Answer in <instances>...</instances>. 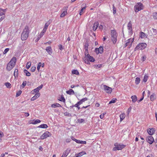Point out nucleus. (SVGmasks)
<instances>
[{
    "label": "nucleus",
    "mask_w": 157,
    "mask_h": 157,
    "mask_svg": "<svg viewBox=\"0 0 157 157\" xmlns=\"http://www.w3.org/2000/svg\"><path fill=\"white\" fill-rule=\"evenodd\" d=\"M51 136L52 134L50 132L48 131H46L40 136V139L43 140L47 138L48 137Z\"/></svg>",
    "instance_id": "9d476101"
},
{
    "label": "nucleus",
    "mask_w": 157,
    "mask_h": 157,
    "mask_svg": "<svg viewBox=\"0 0 157 157\" xmlns=\"http://www.w3.org/2000/svg\"><path fill=\"white\" fill-rule=\"evenodd\" d=\"M146 140L150 144H152L154 141L153 137L151 136L147 137Z\"/></svg>",
    "instance_id": "ddd939ff"
},
{
    "label": "nucleus",
    "mask_w": 157,
    "mask_h": 157,
    "mask_svg": "<svg viewBox=\"0 0 157 157\" xmlns=\"http://www.w3.org/2000/svg\"><path fill=\"white\" fill-rule=\"evenodd\" d=\"M45 50L49 55H51L52 52V48L51 46L47 47Z\"/></svg>",
    "instance_id": "dca6fc26"
},
{
    "label": "nucleus",
    "mask_w": 157,
    "mask_h": 157,
    "mask_svg": "<svg viewBox=\"0 0 157 157\" xmlns=\"http://www.w3.org/2000/svg\"><path fill=\"white\" fill-rule=\"evenodd\" d=\"M98 48L99 52H100V54L102 53L103 52V47L101 46Z\"/></svg>",
    "instance_id": "f704fd0d"
},
{
    "label": "nucleus",
    "mask_w": 157,
    "mask_h": 157,
    "mask_svg": "<svg viewBox=\"0 0 157 157\" xmlns=\"http://www.w3.org/2000/svg\"><path fill=\"white\" fill-rule=\"evenodd\" d=\"M24 73L27 76H29L31 75V74L27 70L24 69L23 71Z\"/></svg>",
    "instance_id": "a878e982"
},
{
    "label": "nucleus",
    "mask_w": 157,
    "mask_h": 157,
    "mask_svg": "<svg viewBox=\"0 0 157 157\" xmlns=\"http://www.w3.org/2000/svg\"><path fill=\"white\" fill-rule=\"evenodd\" d=\"M72 73L73 74H75L76 75H79V73L77 70H74L72 71Z\"/></svg>",
    "instance_id": "c85d7f7f"
},
{
    "label": "nucleus",
    "mask_w": 157,
    "mask_h": 157,
    "mask_svg": "<svg viewBox=\"0 0 157 157\" xmlns=\"http://www.w3.org/2000/svg\"><path fill=\"white\" fill-rule=\"evenodd\" d=\"M125 117V114L124 113H122L121 114H120V122H121L124 119V118Z\"/></svg>",
    "instance_id": "5701e85b"
},
{
    "label": "nucleus",
    "mask_w": 157,
    "mask_h": 157,
    "mask_svg": "<svg viewBox=\"0 0 157 157\" xmlns=\"http://www.w3.org/2000/svg\"><path fill=\"white\" fill-rule=\"evenodd\" d=\"M147 47V44L145 43H141L138 44L134 48V51L142 50L145 49Z\"/></svg>",
    "instance_id": "20e7f679"
},
{
    "label": "nucleus",
    "mask_w": 157,
    "mask_h": 157,
    "mask_svg": "<svg viewBox=\"0 0 157 157\" xmlns=\"http://www.w3.org/2000/svg\"><path fill=\"white\" fill-rule=\"evenodd\" d=\"M86 153L85 151H82L79 153L78 154L76 155V157H81L84 155L86 154Z\"/></svg>",
    "instance_id": "412c9836"
},
{
    "label": "nucleus",
    "mask_w": 157,
    "mask_h": 157,
    "mask_svg": "<svg viewBox=\"0 0 157 157\" xmlns=\"http://www.w3.org/2000/svg\"><path fill=\"white\" fill-rule=\"evenodd\" d=\"M16 62V58L15 57H13L7 65L6 68L7 70L10 71L14 67Z\"/></svg>",
    "instance_id": "f03ea898"
},
{
    "label": "nucleus",
    "mask_w": 157,
    "mask_h": 157,
    "mask_svg": "<svg viewBox=\"0 0 157 157\" xmlns=\"http://www.w3.org/2000/svg\"><path fill=\"white\" fill-rule=\"evenodd\" d=\"M64 115L65 116L69 117H71V114L67 112H66L64 113Z\"/></svg>",
    "instance_id": "79ce46f5"
},
{
    "label": "nucleus",
    "mask_w": 157,
    "mask_h": 157,
    "mask_svg": "<svg viewBox=\"0 0 157 157\" xmlns=\"http://www.w3.org/2000/svg\"><path fill=\"white\" fill-rule=\"evenodd\" d=\"M103 88L104 91L108 94H110L112 90V88L106 85H103Z\"/></svg>",
    "instance_id": "9b49d317"
},
{
    "label": "nucleus",
    "mask_w": 157,
    "mask_h": 157,
    "mask_svg": "<svg viewBox=\"0 0 157 157\" xmlns=\"http://www.w3.org/2000/svg\"><path fill=\"white\" fill-rule=\"evenodd\" d=\"M99 26V23L98 22H95L93 25V30L95 31Z\"/></svg>",
    "instance_id": "f3484780"
},
{
    "label": "nucleus",
    "mask_w": 157,
    "mask_h": 157,
    "mask_svg": "<svg viewBox=\"0 0 157 157\" xmlns=\"http://www.w3.org/2000/svg\"><path fill=\"white\" fill-rule=\"evenodd\" d=\"M41 66V62H39L38 63L37 67V70L38 71H39L40 69V67Z\"/></svg>",
    "instance_id": "49530a36"
},
{
    "label": "nucleus",
    "mask_w": 157,
    "mask_h": 157,
    "mask_svg": "<svg viewBox=\"0 0 157 157\" xmlns=\"http://www.w3.org/2000/svg\"><path fill=\"white\" fill-rule=\"evenodd\" d=\"M78 106H79V105L77 104V103L75 105L70 106V107L71 108H73L74 107H78Z\"/></svg>",
    "instance_id": "6e6d98bb"
},
{
    "label": "nucleus",
    "mask_w": 157,
    "mask_h": 157,
    "mask_svg": "<svg viewBox=\"0 0 157 157\" xmlns=\"http://www.w3.org/2000/svg\"><path fill=\"white\" fill-rule=\"evenodd\" d=\"M127 27L128 30L129 29H132V25L131 23V21H130L128 23V24Z\"/></svg>",
    "instance_id": "7c9ffc66"
},
{
    "label": "nucleus",
    "mask_w": 157,
    "mask_h": 157,
    "mask_svg": "<svg viewBox=\"0 0 157 157\" xmlns=\"http://www.w3.org/2000/svg\"><path fill=\"white\" fill-rule=\"evenodd\" d=\"M143 5L141 2L137 3L134 7V10L136 12H137L139 11L143 10Z\"/></svg>",
    "instance_id": "39448f33"
},
{
    "label": "nucleus",
    "mask_w": 157,
    "mask_h": 157,
    "mask_svg": "<svg viewBox=\"0 0 157 157\" xmlns=\"http://www.w3.org/2000/svg\"><path fill=\"white\" fill-rule=\"evenodd\" d=\"M115 146L113 149V151H116L117 150H121L124 148L125 146V145L123 144H118L116 145L114 144Z\"/></svg>",
    "instance_id": "6e6552de"
},
{
    "label": "nucleus",
    "mask_w": 157,
    "mask_h": 157,
    "mask_svg": "<svg viewBox=\"0 0 157 157\" xmlns=\"http://www.w3.org/2000/svg\"><path fill=\"white\" fill-rule=\"evenodd\" d=\"M39 89L37 88H36L35 89L33 90V94H34V93H38V92L39 91Z\"/></svg>",
    "instance_id": "a18cd8bd"
},
{
    "label": "nucleus",
    "mask_w": 157,
    "mask_h": 157,
    "mask_svg": "<svg viewBox=\"0 0 157 157\" xmlns=\"http://www.w3.org/2000/svg\"><path fill=\"white\" fill-rule=\"evenodd\" d=\"M128 30V31L129 34L130 35H132L133 33L132 29H129Z\"/></svg>",
    "instance_id": "5fc2aeb1"
},
{
    "label": "nucleus",
    "mask_w": 157,
    "mask_h": 157,
    "mask_svg": "<svg viewBox=\"0 0 157 157\" xmlns=\"http://www.w3.org/2000/svg\"><path fill=\"white\" fill-rule=\"evenodd\" d=\"M145 33L143 32H140V36L142 38H144L145 37Z\"/></svg>",
    "instance_id": "2f4dec72"
},
{
    "label": "nucleus",
    "mask_w": 157,
    "mask_h": 157,
    "mask_svg": "<svg viewBox=\"0 0 157 157\" xmlns=\"http://www.w3.org/2000/svg\"><path fill=\"white\" fill-rule=\"evenodd\" d=\"M59 100L61 101H63L65 102V99L63 95H62L60 98L59 99Z\"/></svg>",
    "instance_id": "c9c22d12"
},
{
    "label": "nucleus",
    "mask_w": 157,
    "mask_h": 157,
    "mask_svg": "<svg viewBox=\"0 0 157 157\" xmlns=\"http://www.w3.org/2000/svg\"><path fill=\"white\" fill-rule=\"evenodd\" d=\"M5 85L8 88H10L11 87V84L9 82L5 83Z\"/></svg>",
    "instance_id": "473e14b6"
},
{
    "label": "nucleus",
    "mask_w": 157,
    "mask_h": 157,
    "mask_svg": "<svg viewBox=\"0 0 157 157\" xmlns=\"http://www.w3.org/2000/svg\"><path fill=\"white\" fill-rule=\"evenodd\" d=\"M29 30L28 26H26L24 29L21 35V39L22 40H26L29 36Z\"/></svg>",
    "instance_id": "f257e3e1"
},
{
    "label": "nucleus",
    "mask_w": 157,
    "mask_h": 157,
    "mask_svg": "<svg viewBox=\"0 0 157 157\" xmlns=\"http://www.w3.org/2000/svg\"><path fill=\"white\" fill-rule=\"evenodd\" d=\"M75 140V142L78 144H80L81 140H77V139Z\"/></svg>",
    "instance_id": "338daca9"
},
{
    "label": "nucleus",
    "mask_w": 157,
    "mask_h": 157,
    "mask_svg": "<svg viewBox=\"0 0 157 157\" xmlns=\"http://www.w3.org/2000/svg\"><path fill=\"white\" fill-rule=\"evenodd\" d=\"M43 87V85L41 84L40 86H38L37 87V88H38V89H39V90L40 89H41Z\"/></svg>",
    "instance_id": "052dcab7"
},
{
    "label": "nucleus",
    "mask_w": 157,
    "mask_h": 157,
    "mask_svg": "<svg viewBox=\"0 0 157 157\" xmlns=\"http://www.w3.org/2000/svg\"><path fill=\"white\" fill-rule=\"evenodd\" d=\"M71 151L70 148H67L66 150L65 151L61 157H66L69 153Z\"/></svg>",
    "instance_id": "f8f14e48"
},
{
    "label": "nucleus",
    "mask_w": 157,
    "mask_h": 157,
    "mask_svg": "<svg viewBox=\"0 0 157 157\" xmlns=\"http://www.w3.org/2000/svg\"><path fill=\"white\" fill-rule=\"evenodd\" d=\"M104 113L101 114L100 116V118L101 119H103L104 117Z\"/></svg>",
    "instance_id": "e2e57ef3"
},
{
    "label": "nucleus",
    "mask_w": 157,
    "mask_h": 157,
    "mask_svg": "<svg viewBox=\"0 0 157 157\" xmlns=\"http://www.w3.org/2000/svg\"><path fill=\"white\" fill-rule=\"evenodd\" d=\"M131 98L132 99V101L133 102H135L137 100V97L136 95H134L132 96L131 97Z\"/></svg>",
    "instance_id": "393cba45"
},
{
    "label": "nucleus",
    "mask_w": 157,
    "mask_h": 157,
    "mask_svg": "<svg viewBox=\"0 0 157 157\" xmlns=\"http://www.w3.org/2000/svg\"><path fill=\"white\" fill-rule=\"evenodd\" d=\"M40 93H36L35 95L32 97L31 99V101H33L36 99L38 98L40 96Z\"/></svg>",
    "instance_id": "2eb2a0df"
},
{
    "label": "nucleus",
    "mask_w": 157,
    "mask_h": 157,
    "mask_svg": "<svg viewBox=\"0 0 157 157\" xmlns=\"http://www.w3.org/2000/svg\"><path fill=\"white\" fill-rule=\"evenodd\" d=\"M26 81H24L22 84V86L23 87H24V86L26 85Z\"/></svg>",
    "instance_id": "680f3d73"
},
{
    "label": "nucleus",
    "mask_w": 157,
    "mask_h": 157,
    "mask_svg": "<svg viewBox=\"0 0 157 157\" xmlns=\"http://www.w3.org/2000/svg\"><path fill=\"white\" fill-rule=\"evenodd\" d=\"M68 6H64L62 9V13L60 16L61 17H63L65 16L67 13V10Z\"/></svg>",
    "instance_id": "0eeeda50"
},
{
    "label": "nucleus",
    "mask_w": 157,
    "mask_h": 157,
    "mask_svg": "<svg viewBox=\"0 0 157 157\" xmlns=\"http://www.w3.org/2000/svg\"><path fill=\"white\" fill-rule=\"evenodd\" d=\"M66 93L69 95L74 94V91L72 89H70L69 90L66 91Z\"/></svg>",
    "instance_id": "4be33fe9"
},
{
    "label": "nucleus",
    "mask_w": 157,
    "mask_h": 157,
    "mask_svg": "<svg viewBox=\"0 0 157 157\" xmlns=\"http://www.w3.org/2000/svg\"><path fill=\"white\" fill-rule=\"evenodd\" d=\"M154 19H157V13L155 12L153 13L152 14V15Z\"/></svg>",
    "instance_id": "72a5a7b5"
},
{
    "label": "nucleus",
    "mask_w": 157,
    "mask_h": 157,
    "mask_svg": "<svg viewBox=\"0 0 157 157\" xmlns=\"http://www.w3.org/2000/svg\"><path fill=\"white\" fill-rule=\"evenodd\" d=\"M117 99L116 98H113L112 99L111 101L109 102V104H111L112 103H114L116 102L117 101Z\"/></svg>",
    "instance_id": "ea45409f"
},
{
    "label": "nucleus",
    "mask_w": 157,
    "mask_h": 157,
    "mask_svg": "<svg viewBox=\"0 0 157 157\" xmlns=\"http://www.w3.org/2000/svg\"><path fill=\"white\" fill-rule=\"evenodd\" d=\"M88 100V99L86 98H82V99H81L80 100L82 102V103L83 102H84L85 101H87Z\"/></svg>",
    "instance_id": "864d4df0"
},
{
    "label": "nucleus",
    "mask_w": 157,
    "mask_h": 157,
    "mask_svg": "<svg viewBox=\"0 0 157 157\" xmlns=\"http://www.w3.org/2000/svg\"><path fill=\"white\" fill-rule=\"evenodd\" d=\"M148 76L147 74H145L143 79V81L144 82H146L148 79Z\"/></svg>",
    "instance_id": "cd10ccee"
},
{
    "label": "nucleus",
    "mask_w": 157,
    "mask_h": 157,
    "mask_svg": "<svg viewBox=\"0 0 157 157\" xmlns=\"http://www.w3.org/2000/svg\"><path fill=\"white\" fill-rule=\"evenodd\" d=\"M51 43H52V42L50 41H49L48 42H47L46 43H44V44H48L50 45L51 44Z\"/></svg>",
    "instance_id": "69168bd1"
},
{
    "label": "nucleus",
    "mask_w": 157,
    "mask_h": 157,
    "mask_svg": "<svg viewBox=\"0 0 157 157\" xmlns=\"http://www.w3.org/2000/svg\"><path fill=\"white\" fill-rule=\"evenodd\" d=\"M145 56H143L141 57V60H142V61H144L145 60Z\"/></svg>",
    "instance_id": "13d9d810"
},
{
    "label": "nucleus",
    "mask_w": 157,
    "mask_h": 157,
    "mask_svg": "<svg viewBox=\"0 0 157 157\" xmlns=\"http://www.w3.org/2000/svg\"><path fill=\"white\" fill-rule=\"evenodd\" d=\"M89 44L88 43H86L84 45V49L85 50L87 51L88 50Z\"/></svg>",
    "instance_id": "4c0bfd02"
},
{
    "label": "nucleus",
    "mask_w": 157,
    "mask_h": 157,
    "mask_svg": "<svg viewBox=\"0 0 157 157\" xmlns=\"http://www.w3.org/2000/svg\"><path fill=\"white\" fill-rule=\"evenodd\" d=\"M48 125L46 124H42L38 127V128H48Z\"/></svg>",
    "instance_id": "b1692460"
},
{
    "label": "nucleus",
    "mask_w": 157,
    "mask_h": 157,
    "mask_svg": "<svg viewBox=\"0 0 157 157\" xmlns=\"http://www.w3.org/2000/svg\"><path fill=\"white\" fill-rule=\"evenodd\" d=\"M113 13L114 14L116 12V9L113 5Z\"/></svg>",
    "instance_id": "4d7b16f0"
},
{
    "label": "nucleus",
    "mask_w": 157,
    "mask_h": 157,
    "mask_svg": "<svg viewBox=\"0 0 157 157\" xmlns=\"http://www.w3.org/2000/svg\"><path fill=\"white\" fill-rule=\"evenodd\" d=\"M58 47L59 49L61 51H62L64 48V47L61 44H59L58 45Z\"/></svg>",
    "instance_id": "de8ad7c7"
},
{
    "label": "nucleus",
    "mask_w": 157,
    "mask_h": 157,
    "mask_svg": "<svg viewBox=\"0 0 157 157\" xmlns=\"http://www.w3.org/2000/svg\"><path fill=\"white\" fill-rule=\"evenodd\" d=\"M90 55L88 54V50H87V51L85 50V57H87V56Z\"/></svg>",
    "instance_id": "8fccbe9b"
},
{
    "label": "nucleus",
    "mask_w": 157,
    "mask_h": 157,
    "mask_svg": "<svg viewBox=\"0 0 157 157\" xmlns=\"http://www.w3.org/2000/svg\"><path fill=\"white\" fill-rule=\"evenodd\" d=\"M40 120L39 119H37L36 120H34L32 121V122H30V124H36L40 123Z\"/></svg>",
    "instance_id": "a211bd4d"
},
{
    "label": "nucleus",
    "mask_w": 157,
    "mask_h": 157,
    "mask_svg": "<svg viewBox=\"0 0 157 157\" xmlns=\"http://www.w3.org/2000/svg\"><path fill=\"white\" fill-rule=\"evenodd\" d=\"M36 69V67H32L31 68V71L32 72H34Z\"/></svg>",
    "instance_id": "603ef678"
},
{
    "label": "nucleus",
    "mask_w": 157,
    "mask_h": 157,
    "mask_svg": "<svg viewBox=\"0 0 157 157\" xmlns=\"http://www.w3.org/2000/svg\"><path fill=\"white\" fill-rule=\"evenodd\" d=\"M134 40V38H129L126 41V43L124 47H126L128 45L129 46V48H130L132 46V43Z\"/></svg>",
    "instance_id": "1a4fd4ad"
},
{
    "label": "nucleus",
    "mask_w": 157,
    "mask_h": 157,
    "mask_svg": "<svg viewBox=\"0 0 157 157\" xmlns=\"http://www.w3.org/2000/svg\"><path fill=\"white\" fill-rule=\"evenodd\" d=\"M150 100L151 101H153L156 99V95L154 93H153L150 96Z\"/></svg>",
    "instance_id": "6ab92c4d"
},
{
    "label": "nucleus",
    "mask_w": 157,
    "mask_h": 157,
    "mask_svg": "<svg viewBox=\"0 0 157 157\" xmlns=\"http://www.w3.org/2000/svg\"><path fill=\"white\" fill-rule=\"evenodd\" d=\"M3 15H5V13L3 12L0 9V16H2Z\"/></svg>",
    "instance_id": "0e129e2a"
},
{
    "label": "nucleus",
    "mask_w": 157,
    "mask_h": 157,
    "mask_svg": "<svg viewBox=\"0 0 157 157\" xmlns=\"http://www.w3.org/2000/svg\"><path fill=\"white\" fill-rule=\"evenodd\" d=\"M22 93V91L21 90H19L18 91H17V92L16 97H17L20 96Z\"/></svg>",
    "instance_id": "a19ab883"
},
{
    "label": "nucleus",
    "mask_w": 157,
    "mask_h": 157,
    "mask_svg": "<svg viewBox=\"0 0 157 157\" xmlns=\"http://www.w3.org/2000/svg\"><path fill=\"white\" fill-rule=\"evenodd\" d=\"M140 78L136 77V78L135 82V83L136 85H137L138 84H139V83L140 82Z\"/></svg>",
    "instance_id": "c756f323"
},
{
    "label": "nucleus",
    "mask_w": 157,
    "mask_h": 157,
    "mask_svg": "<svg viewBox=\"0 0 157 157\" xmlns=\"http://www.w3.org/2000/svg\"><path fill=\"white\" fill-rule=\"evenodd\" d=\"M51 107L52 108L62 107L61 105L58 103H54L51 105Z\"/></svg>",
    "instance_id": "aec40b11"
},
{
    "label": "nucleus",
    "mask_w": 157,
    "mask_h": 157,
    "mask_svg": "<svg viewBox=\"0 0 157 157\" xmlns=\"http://www.w3.org/2000/svg\"><path fill=\"white\" fill-rule=\"evenodd\" d=\"M84 121V120L83 119H79L78 120V122L80 123L83 122Z\"/></svg>",
    "instance_id": "c03bdc74"
},
{
    "label": "nucleus",
    "mask_w": 157,
    "mask_h": 157,
    "mask_svg": "<svg viewBox=\"0 0 157 157\" xmlns=\"http://www.w3.org/2000/svg\"><path fill=\"white\" fill-rule=\"evenodd\" d=\"M31 64V62H29L27 63V65H26V68L27 69H29L30 67V66Z\"/></svg>",
    "instance_id": "58836bf2"
},
{
    "label": "nucleus",
    "mask_w": 157,
    "mask_h": 157,
    "mask_svg": "<svg viewBox=\"0 0 157 157\" xmlns=\"http://www.w3.org/2000/svg\"><path fill=\"white\" fill-rule=\"evenodd\" d=\"M14 76L15 77H17L18 76V70L17 69H15L14 73Z\"/></svg>",
    "instance_id": "bb28decb"
},
{
    "label": "nucleus",
    "mask_w": 157,
    "mask_h": 157,
    "mask_svg": "<svg viewBox=\"0 0 157 157\" xmlns=\"http://www.w3.org/2000/svg\"><path fill=\"white\" fill-rule=\"evenodd\" d=\"M155 129L154 128H149L147 130L148 133L150 135L154 134L155 133Z\"/></svg>",
    "instance_id": "4468645a"
},
{
    "label": "nucleus",
    "mask_w": 157,
    "mask_h": 157,
    "mask_svg": "<svg viewBox=\"0 0 157 157\" xmlns=\"http://www.w3.org/2000/svg\"><path fill=\"white\" fill-rule=\"evenodd\" d=\"M71 141V139L70 138H67L66 140V141L67 143H69Z\"/></svg>",
    "instance_id": "bf43d9fd"
},
{
    "label": "nucleus",
    "mask_w": 157,
    "mask_h": 157,
    "mask_svg": "<svg viewBox=\"0 0 157 157\" xmlns=\"http://www.w3.org/2000/svg\"><path fill=\"white\" fill-rule=\"evenodd\" d=\"M50 23L49 21H48L47 22H46L45 25L44 26V28L45 29H47L49 25L50 24Z\"/></svg>",
    "instance_id": "e433bc0d"
},
{
    "label": "nucleus",
    "mask_w": 157,
    "mask_h": 157,
    "mask_svg": "<svg viewBox=\"0 0 157 157\" xmlns=\"http://www.w3.org/2000/svg\"><path fill=\"white\" fill-rule=\"evenodd\" d=\"M86 7L82 8L80 11L79 14L80 15H81L82 14V13H83L84 10H85Z\"/></svg>",
    "instance_id": "37998d69"
},
{
    "label": "nucleus",
    "mask_w": 157,
    "mask_h": 157,
    "mask_svg": "<svg viewBox=\"0 0 157 157\" xmlns=\"http://www.w3.org/2000/svg\"><path fill=\"white\" fill-rule=\"evenodd\" d=\"M9 50V48H6L3 52V54H6V53L8 52Z\"/></svg>",
    "instance_id": "3c124183"
},
{
    "label": "nucleus",
    "mask_w": 157,
    "mask_h": 157,
    "mask_svg": "<svg viewBox=\"0 0 157 157\" xmlns=\"http://www.w3.org/2000/svg\"><path fill=\"white\" fill-rule=\"evenodd\" d=\"M85 59H84L85 63L87 64H90V62H93L95 61L94 58L93 56H90V55L85 57Z\"/></svg>",
    "instance_id": "423d86ee"
},
{
    "label": "nucleus",
    "mask_w": 157,
    "mask_h": 157,
    "mask_svg": "<svg viewBox=\"0 0 157 157\" xmlns=\"http://www.w3.org/2000/svg\"><path fill=\"white\" fill-rule=\"evenodd\" d=\"M111 40L113 43L115 44L117 41V36L116 31L114 30H111Z\"/></svg>",
    "instance_id": "7ed1b4c3"
},
{
    "label": "nucleus",
    "mask_w": 157,
    "mask_h": 157,
    "mask_svg": "<svg viewBox=\"0 0 157 157\" xmlns=\"http://www.w3.org/2000/svg\"><path fill=\"white\" fill-rule=\"evenodd\" d=\"M144 96H143V97H142L138 101V102H140L141 101L144 99Z\"/></svg>",
    "instance_id": "774afa93"
},
{
    "label": "nucleus",
    "mask_w": 157,
    "mask_h": 157,
    "mask_svg": "<svg viewBox=\"0 0 157 157\" xmlns=\"http://www.w3.org/2000/svg\"><path fill=\"white\" fill-rule=\"evenodd\" d=\"M94 52L97 54L100 53L98 48H95Z\"/></svg>",
    "instance_id": "09e8293b"
}]
</instances>
